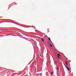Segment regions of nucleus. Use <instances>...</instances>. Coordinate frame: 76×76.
<instances>
[{
	"instance_id": "1",
	"label": "nucleus",
	"mask_w": 76,
	"mask_h": 76,
	"mask_svg": "<svg viewBox=\"0 0 76 76\" xmlns=\"http://www.w3.org/2000/svg\"><path fill=\"white\" fill-rule=\"evenodd\" d=\"M66 68L67 69V70H69V71H70V69H69V68H68L67 66H66Z\"/></svg>"
},
{
	"instance_id": "2",
	"label": "nucleus",
	"mask_w": 76,
	"mask_h": 76,
	"mask_svg": "<svg viewBox=\"0 0 76 76\" xmlns=\"http://www.w3.org/2000/svg\"><path fill=\"white\" fill-rule=\"evenodd\" d=\"M65 63H66V65H68V64L67 63V62H66V61H65Z\"/></svg>"
},
{
	"instance_id": "3",
	"label": "nucleus",
	"mask_w": 76,
	"mask_h": 76,
	"mask_svg": "<svg viewBox=\"0 0 76 76\" xmlns=\"http://www.w3.org/2000/svg\"><path fill=\"white\" fill-rule=\"evenodd\" d=\"M49 44L50 45V47H52V45L50 44Z\"/></svg>"
},
{
	"instance_id": "4",
	"label": "nucleus",
	"mask_w": 76,
	"mask_h": 76,
	"mask_svg": "<svg viewBox=\"0 0 76 76\" xmlns=\"http://www.w3.org/2000/svg\"><path fill=\"white\" fill-rule=\"evenodd\" d=\"M48 39L50 41H51V39H50V38H49Z\"/></svg>"
},
{
	"instance_id": "5",
	"label": "nucleus",
	"mask_w": 76,
	"mask_h": 76,
	"mask_svg": "<svg viewBox=\"0 0 76 76\" xmlns=\"http://www.w3.org/2000/svg\"><path fill=\"white\" fill-rule=\"evenodd\" d=\"M53 72H51V75H53Z\"/></svg>"
},
{
	"instance_id": "6",
	"label": "nucleus",
	"mask_w": 76,
	"mask_h": 76,
	"mask_svg": "<svg viewBox=\"0 0 76 76\" xmlns=\"http://www.w3.org/2000/svg\"><path fill=\"white\" fill-rule=\"evenodd\" d=\"M41 40L43 41V42H44V39H41Z\"/></svg>"
},
{
	"instance_id": "7",
	"label": "nucleus",
	"mask_w": 76,
	"mask_h": 76,
	"mask_svg": "<svg viewBox=\"0 0 76 76\" xmlns=\"http://www.w3.org/2000/svg\"><path fill=\"white\" fill-rule=\"evenodd\" d=\"M57 57L59 59H60V57H59V56H57Z\"/></svg>"
},
{
	"instance_id": "8",
	"label": "nucleus",
	"mask_w": 76,
	"mask_h": 76,
	"mask_svg": "<svg viewBox=\"0 0 76 76\" xmlns=\"http://www.w3.org/2000/svg\"><path fill=\"white\" fill-rule=\"evenodd\" d=\"M58 54L57 56H60V54Z\"/></svg>"
},
{
	"instance_id": "9",
	"label": "nucleus",
	"mask_w": 76,
	"mask_h": 76,
	"mask_svg": "<svg viewBox=\"0 0 76 76\" xmlns=\"http://www.w3.org/2000/svg\"><path fill=\"white\" fill-rule=\"evenodd\" d=\"M58 66H57V70H58Z\"/></svg>"
},
{
	"instance_id": "10",
	"label": "nucleus",
	"mask_w": 76,
	"mask_h": 76,
	"mask_svg": "<svg viewBox=\"0 0 76 76\" xmlns=\"http://www.w3.org/2000/svg\"><path fill=\"white\" fill-rule=\"evenodd\" d=\"M64 66L66 67H67V66H66V64H64Z\"/></svg>"
},
{
	"instance_id": "11",
	"label": "nucleus",
	"mask_w": 76,
	"mask_h": 76,
	"mask_svg": "<svg viewBox=\"0 0 76 76\" xmlns=\"http://www.w3.org/2000/svg\"><path fill=\"white\" fill-rule=\"evenodd\" d=\"M56 63H57V62L56 61Z\"/></svg>"
}]
</instances>
